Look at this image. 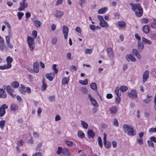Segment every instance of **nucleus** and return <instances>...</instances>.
<instances>
[{
	"instance_id": "f257e3e1",
	"label": "nucleus",
	"mask_w": 156,
	"mask_h": 156,
	"mask_svg": "<svg viewBox=\"0 0 156 156\" xmlns=\"http://www.w3.org/2000/svg\"><path fill=\"white\" fill-rule=\"evenodd\" d=\"M130 5L132 7V9L135 12L136 15L137 17H140L142 15L143 9L140 4L130 3Z\"/></svg>"
},
{
	"instance_id": "f03ea898",
	"label": "nucleus",
	"mask_w": 156,
	"mask_h": 156,
	"mask_svg": "<svg viewBox=\"0 0 156 156\" xmlns=\"http://www.w3.org/2000/svg\"><path fill=\"white\" fill-rule=\"evenodd\" d=\"M123 129L125 133L127 132V134L129 136H134L136 134V131L128 125L125 124L124 125Z\"/></svg>"
},
{
	"instance_id": "7ed1b4c3",
	"label": "nucleus",
	"mask_w": 156,
	"mask_h": 156,
	"mask_svg": "<svg viewBox=\"0 0 156 156\" xmlns=\"http://www.w3.org/2000/svg\"><path fill=\"white\" fill-rule=\"evenodd\" d=\"M128 96L132 99L137 98L138 97L136 90L133 89L131 90L129 92H128Z\"/></svg>"
},
{
	"instance_id": "20e7f679",
	"label": "nucleus",
	"mask_w": 156,
	"mask_h": 156,
	"mask_svg": "<svg viewBox=\"0 0 156 156\" xmlns=\"http://www.w3.org/2000/svg\"><path fill=\"white\" fill-rule=\"evenodd\" d=\"M103 142L104 145L106 148H109L111 146V143L110 142L106 141L107 135L106 133H103Z\"/></svg>"
},
{
	"instance_id": "39448f33",
	"label": "nucleus",
	"mask_w": 156,
	"mask_h": 156,
	"mask_svg": "<svg viewBox=\"0 0 156 156\" xmlns=\"http://www.w3.org/2000/svg\"><path fill=\"white\" fill-rule=\"evenodd\" d=\"M149 76V72L148 70H146L144 73L143 75V83H145L147 81V79L148 78Z\"/></svg>"
},
{
	"instance_id": "423d86ee",
	"label": "nucleus",
	"mask_w": 156,
	"mask_h": 156,
	"mask_svg": "<svg viewBox=\"0 0 156 156\" xmlns=\"http://www.w3.org/2000/svg\"><path fill=\"white\" fill-rule=\"evenodd\" d=\"M88 97L92 105L95 107L98 106V104L95 99L91 96L90 94H88Z\"/></svg>"
},
{
	"instance_id": "0eeeda50",
	"label": "nucleus",
	"mask_w": 156,
	"mask_h": 156,
	"mask_svg": "<svg viewBox=\"0 0 156 156\" xmlns=\"http://www.w3.org/2000/svg\"><path fill=\"white\" fill-rule=\"evenodd\" d=\"M46 78L50 81H51L53 80L55 77V74L53 72L50 73H47L45 74Z\"/></svg>"
},
{
	"instance_id": "6e6552de",
	"label": "nucleus",
	"mask_w": 156,
	"mask_h": 156,
	"mask_svg": "<svg viewBox=\"0 0 156 156\" xmlns=\"http://www.w3.org/2000/svg\"><path fill=\"white\" fill-rule=\"evenodd\" d=\"M20 4L21 6L18 9V10L19 11L24 10L25 8H27L28 6L27 3H23V2H20Z\"/></svg>"
},
{
	"instance_id": "1a4fd4ad",
	"label": "nucleus",
	"mask_w": 156,
	"mask_h": 156,
	"mask_svg": "<svg viewBox=\"0 0 156 156\" xmlns=\"http://www.w3.org/2000/svg\"><path fill=\"white\" fill-rule=\"evenodd\" d=\"M107 52L109 58L111 59L113 57L112 48L110 47L108 48L107 49Z\"/></svg>"
},
{
	"instance_id": "9d476101",
	"label": "nucleus",
	"mask_w": 156,
	"mask_h": 156,
	"mask_svg": "<svg viewBox=\"0 0 156 156\" xmlns=\"http://www.w3.org/2000/svg\"><path fill=\"white\" fill-rule=\"evenodd\" d=\"M126 58L128 62L129 61V60H130L133 62H135L136 61L135 58L131 54L127 55L126 56Z\"/></svg>"
},
{
	"instance_id": "9b49d317",
	"label": "nucleus",
	"mask_w": 156,
	"mask_h": 156,
	"mask_svg": "<svg viewBox=\"0 0 156 156\" xmlns=\"http://www.w3.org/2000/svg\"><path fill=\"white\" fill-rule=\"evenodd\" d=\"M39 65V62H35L34 64V69L36 73H38L39 71V68L38 66Z\"/></svg>"
},
{
	"instance_id": "f8f14e48",
	"label": "nucleus",
	"mask_w": 156,
	"mask_h": 156,
	"mask_svg": "<svg viewBox=\"0 0 156 156\" xmlns=\"http://www.w3.org/2000/svg\"><path fill=\"white\" fill-rule=\"evenodd\" d=\"M132 53L133 54L136 56L138 59H140L141 58V55L136 49H133L132 50Z\"/></svg>"
},
{
	"instance_id": "ddd939ff",
	"label": "nucleus",
	"mask_w": 156,
	"mask_h": 156,
	"mask_svg": "<svg viewBox=\"0 0 156 156\" xmlns=\"http://www.w3.org/2000/svg\"><path fill=\"white\" fill-rule=\"evenodd\" d=\"M88 136L89 138L90 137L93 138L95 136V133L93 132V130L91 129H90L87 131Z\"/></svg>"
},
{
	"instance_id": "4468645a",
	"label": "nucleus",
	"mask_w": 156,
	"mask_h": 156,
	"mask_svg": "<svg viewBox=\"0 0 156 156\" xmlns=\"http://www.w3.org/2000/svg\"><path fill=\"white\" fill-rule=\"evenodd\" d=\"M20 88L19 89L20 91L22 94H25L27 92L25 86L22 84L20 85Z\"/></svg>"
},
{
	"instance_id": "2eb2a0df",
	"label": "nucleus",
	"mask_w": 156,
	"mask_h": 156,
	"mask_svg": "<svg viewBox=\"0 0 156 156\" xmlns=\"http://www.w3.org/2000/svg\"><path fill=\"white\" fill-rule=\"evenodd\" d=\"M64 14V12L60 11H56L55 16L57 18H61L62 16Z\"/></svg>"
},
{
	"instance_id": "dca6fc26",
	"label": "nucleus",
	"mask_w": 156,
	"mask_h": 156,
	"mask_svg": "<svg viewBox=\"0 0 156 156\" xmlns=\"http://www.w3.org/2000/svg\"><path fill=\"white\" fill-rule=\"evenodd\" d=\"M18 108V106L15 104L13 103L10 106V109L11 110L13 111H16Z\"/></svg>"
},
{
	"instance_id": "f3484780",
	"label": "nucleus",
	"mask_w": 156,
	"mask_h": 156,
	"mask_svg": "<svg viewBox=\"0 0 156 156\" xmlns=\"http://www.w3.org/2000/svg\"><path fill=\"white\" fill-rule=\"evenodd\" d=\"M6 97V94L5 91L2 89H0V98H5Z\"/></svg>"
},
{
	"instance_id": "a211bd4d",
	"label": "nucleus",
	"mask_w": 156,
	"mask_h": 156,
	"mask_svg": "<svg viewBox=\"0 0 156 156\" xmlns=\"http://www.w3.org/2000/svg\"><path fill=\"white\" fill-rule=\"evenodd\" d=\"M144 32L146 34L148 33L150 31L149 27L148 25H145L143 28Z\"/></svg>"
},
{
	"instance_id": "6ab92c4d",
	"label": "nucleus",
	"mask_w": 156,
	"mask_h": 156,
	"mask_svg": "<svg viewBox=\"0 0 156 156\" xmlns=\"http://www.w3.org/2000/svg\"><path fill=\"white\" fill-rule=\"evenodd\" d=\"M11 65L9 64H5L4 66H0V69L4 70L5 69H8L11 68Z\"/></svg>"
},
{
	"instance_id": "aec40b11",
	"label": "nucleus",
	"mask_w": 156,
	"mask_h": 156,
	"mask_svg": "<svg viewBox=\"0 0 156 156\" xmlns=\"http://www.w3.org/2000/svg\"><path fill=\"white\" fill-rule=\"evenodd\" d=\"M27 38L28 43L29 45L34 44V40L32 37L30 36H28Z\"/></svg>"
},
{
	"instance_id": "412c9836",
	"label": "nucleus",
	"mask_w": 156,
	"mask_h": 156,
	"mask_svg": "<svg viewBox=\"0 0 156 156\" xmlns=\"http://www.w3.org/2000/svg\"><path fill=\"white\" fill-rule=\"evenodd\" d=\"M11 86L13 87L17 88L19 87V83L17 81H14L12 83Z\"/></svg>"
},
{
	"instance_id": "4be33fe9",
	"label": "nucleus",
	"mask_w": 156,
	"mask_h": 156,
	"mask_svg": "<svg viewBox=\"0 0 156 156\" xmlns=\"http://www.w3.org/2000/svg\"><path fill=\"white\" fill-rule=\"evenodd\" d=\"M62 29L63 32L64 34H68L69 31V28L66 25L63 26Z\"/></svg>"
},
{
	"instance_id": "5701e85b",
	"label": "nucleus",
	"mask_w": 156,
	"mask_h": 156,
	"mask_svg": "<svg viewBox=\"0 0 156 156\" xmlns=\"http://www.w3.org/2000/svg\"><path fill=\"white\" fill-rule=\"evenodd\" d=\"M100 25L103 27H107L108 26L107 23L104 20L100 22Z\"/></svg>"
},
{
	"instance_id": "b1692460",
	"label": "nucleus",
	"mask_w": 156,
	"mask_h": 156,
	"mask_svg": "<svg viewBox=\"0 0 156 156\" xmlns=\"http://www.w3.org/2000/svg\"><path fill=\"white\" fill-rule=\"evenodd\" d=\"M118 24L119 27L120 28L124 27L125 26L126 24L125 22L123 20L119 21Z\"/></svg>"
},
{
	"instance_id": "393cba45",
	"label": "nucleus",
	"mask_w": 156,
	"mask_h": 156,
	"mask_svg": "<svg viewBox=\"0 0 156 156\" xmlns=\"http://www.w3.org/2000/svg\"><path fill=\"white\" fill-rule=\"evenodd\" d=\"M107 9L106 7H104L99 9L98 12V14H104L107 11Z\"/></svg>"
},
{
	"instance_id": "a878e982",
	"label": "nucleus",
	"mask_w": 156,
	"mask_h": 156,
	"mask_svg": "<svg viewBox=\"0 0 156 156\" xmlns=\"http://www.w3.org/2000/svg\"><path fill=\"white\" fill-rule=\"evenodd\" d=\"M138 48L142 50L144 48V45L143 43L140 41L138 42Z\"/></svg>"
},
{
	"instance_id": "bb28decb",
	"label": "nucleus",
	"mask_w": 156,
	"mask_h": 156,
	"mask_svg": "<svg viewBox=\"0 0 156 156\" xmlns=\"http://www.w3.org/2000/svg\"><path fill=\"white\" fill-rule=\"evenodd\" d=\"M5 123V121L4 120H1L0 121V128L2 130H3L4 129Z\"/></svg>"
},
{
	"instance_id": "cd10ccee",
	"label": "nucleus",
	"mask_w": 156,
	"mask_h": 156,
	"mask_svg": "<svg viewBox=\"0 0 156 156\" xmlns=\"http://www.w3.org/2000/svg\"><path fill=\"white\" fill-rule=\"evenodd\" d=\"M6 90L9 94L13 93L14 92V90L12 89L11 86L9 85L7 86Z\"/></svg>"
},
{
	"instance_id": "c85d7f7f",
	"label": "nucleus",
	"mask_w": 156,
	"mask_h": 156,
	"mask_svg": "<svg viewBox=\"0 0 156 156\" xmlns=\"http://www.w3.org/2000/svg\"><path fill=\"white\" fill-rule=\"evenodd\" d=\"M62 153L65 155L70 156V153L68 152V150L66 148H64L62 151Z\"/></svg>"
},
{
	"instance_id": "c756f323",
	"label": "nucleus",
	"mask_w": 156,
	"mask_h": 156,
	"mask_svg": "<svg viewBox=\"0 0 156 156\" xmlns=\"http://www.w3.org/2000/svg\"><path fill=\"white\" fill-rule=\"evenodd\" d=\"M42 90H45L47 87V85L46 83H45V78H43V80H42Z\"/></svg>"
},
{
	"instance_id": "7c9ffc66",
	"label": "nucleus",
	"mask_w": 156,
	"mask_h": 156,
	"mask_svg": "<svg viewBox=\"0 0 156 156\" xmlns=\"http://www.w3.org/2000/svg\"><path fill=\"white\" fill-rule=\"evenodd\" d=\"M81 125H82L83 128L85 129H87L88 127V124L87 122L83 121L81 120Z\"/></svg>"
},
{
	"instance_id": "2f4dec72",
	"label": "nucleus",
	"mask_w": 156,
	"mask_h": 156,
	"mask_svg": "<svg viewBox=\"0 0 156 156\" xmlns=\"http://www.w3.org/2000/svg\"><path fill=\"white\" fill-rule=\"evenodd\" d=\"M6 61L7 62V64H9V65H11V63L12 62V60H13L12 58L10 56H8L6 58Z\"/></svg>"
},
{
	"instance_id": "473e14b6",
	"label": "nucleus",
	"mask_w": 156,
	"mask_h": 156,
	"mask_svg": "<svg viewBox=\"0 0 156 156\" xmlns=\"http://www.w3.org/2000/svg\"><path fill=\"white\" fill-rule=\"evenodd\" d=\"M98 142L100 147L101 148H102L103 147L102 143L101 138L100 136H98Z\"/></svg>"
},
{
	"instance_id": "72a5a7b5",
	"label": "nucleus",
	"mask_w": 156,
	"mask_h": 156,
	"mask_svg": "<svg viewBox=\"0 0 156 156\" xmlns=\"http://www.w3.org/2000/svg\"><path fill=\"white\" fill-rule=\"evenodd\" d=\"M69 81V78L64 77L62 80V83L63 84H68Z\"/></svg>"
},
{
	"instance_id": "f704fd0d",
	"label": "nucleus",
	"mask_w": 156,
	"mask_h": 156,
	"mask_svg": "<svg viewBox=\"0 0 156 156\" xmlns=\"http://www.w3.org/2000/svg\"><path fill=\"white\" fill-rule=\"evenodd\" d=\"M77 135L79 138H83L84 137V134L82 131H80L78 132Z\"/></svg>"
},
{
	"instance_id": "c9c22d12",
	"label": "nucleus",
	"mask_w": 156,
	"mask_h": 156,
	"mask_svg": "<svg viewBox=\"0 0 156 156\" xmlns=\"http://www.w3.org/2000/svg\"><path fill=\"white\" fill-rule=\"evenodd\" d=\"M79 83L83 85H87L88 83V80L86 79L83 81L80 80Z\"/></svg>"
},
{
	"instance_id": "e433bc0d",
	"label": "nucleus",
	"mask_w": 156,
	"mask_h": 156,
	"mask_svg": "<svg viewBox=\"0 0 156 156\" xmlns=\"http://www.w3.org/2000/svg\"><path fill=\"white\" fill-rule=\"evenodd\" d=\"M142 41L145 42L146 43L149 44H152V42L151 41L146 39L144 37H143L142 38Z\"/></svg>"
},
{
	"instance_id": "4c0bfd02",
	"label": "nucleus",
	"mask_w": 156,
	"mask_h": 156,
	"mask_svg": "<svg viewBox=\"0 0 156 156\" xmlns=\"http://www.w3.org/2000/svg\"><path fill=\"white\" fill-rule=\"evenodd\" d=\"M90 87L92 89L94 90L96 89L97 88L96 84L94 83H91L90 85Z\"/></svg>"
},
{
	"instance_id": "58836bf2",
	"label": "nucleus",
	"mask_w": 156,
	"mask_h": 156,
	"mask_svg": "<svg viewBox=\"0 0 156 156\" xmlns=\"http://www.w3.org/2000/svg\"><path fill=\"white\" fill-rule=\"evenodd\" d=\"M34 24L37 27H39L41 26V23L38 20H36L34 21Z\"/></svg>"
},
{
	"instance_id": "ea45409f",
	"label": "nucleus",
	"mask_w": 156,
	"mask_h": 156,
	"mask_svg": "<svg viewBox=\"0 0 156 156\" xmlns=\"http://www.w3.org/2000/svg\"><path fill=\"white\" fill-rule=\"evenodd\" d=\"M10 35H12L11 34H9V35L5 36V40L7 44H9L10 43Z\"/></svg>"
},
{
	"instance_id": "a19ab883",
	"label": "nucleus",
	"mask_w": 156,
	"mask_h": 156,
	"mask_svg": "<svg viewBox=\"0 0 156 156\" xmlns=\"http://www.w3.org/2000/svg\"><path fill=\"white\" fill-rule=\"evenodd\" d=\"M128 89V88L127 87L125 86H122L120 88V90L122 92L125 91L127 90Z\"/></svg>"
},
{
	"instance_id": "79ce46f5",
	"label": "nucleus",
	"mask_w": 156,
	"mask_h": 156,
	"mask_svg": "<svg viewBox=\"0 0 156 156\" xmlns=\"http://www.w3.org/2000/svg\"><path fill=\"white\" fill-rule=\"evenodd\" d=\"M5 110L0 108V117H2L5 114Z\"/></svg>"
},
{
	"instance_id": "37998d69",
	"label": "nucleus",
	"mask_w": 156,
	"mask_h": 156,
	"mask_svg": "<svg viewBox=\"0 0 156 156\" xmlns=\"http://www.w3.org/2000/svg\"><path fill=\"white\" fill-rule=\"evenodd\" d=\"M24 13L22 12H19L17 13L18 19L19 20L21 19L22 17L23 16Z\"/></svg>"
},
{
	"instance_id": "c03bdc74",
	"label": "nucleus",
	"mask_w": 156,
	"mask_h": 156,
	"mask_svg": "<svg viewBox=\"0 0 156 156\" xmlns=\"http://www.w3.org/2000/svg\"><path fill=\"white\" fill-rule=\"evenodd\" d=\"M111 112L112 113H115L117 112V108L115 107H113L110 109Z\"/></svg>"
},
{
	"instance_id": "a18cd8bd",
	"label": "nucleus",
	"mask_w": 156,
	"mask_h": 156,
	"mask_svg": "<svg viewBox=\"0 0 156 156\" xmlns=\"http://www.w3.org/2000/svg\"><path fill=\"white\" fill-rule=\"evenodd\" d=\"M113 124L114 126L116 127L119 126V123L117 119H114Z\"/></svg>"
},
{
	"instance_id": "49530a36",
	"label": "nucleus",
	"mask_w": 156,
	"mask_h": 156,
	"mask_svg": "<svg viewBox=\"0 0 156 156\" xmlns=\"http://www.w3.org/2000/svg\"><path fill=\"white\" fill-rule=\"evenodd\" d=\"M56 64H54L52 66L53 69L54 70L55 73H57L58 71V69L56 68Z\"/></svg>"
},
{
	"instance_id": "de8ad7c7",
	"label": "nucleus",
	"mask_w": 156,
	"mask_h": 156,
	"mask_svg": "<svg viewBox=\"0 0 156 156\" xmlns=\"http://www.w3.org/2000/svg\"><path fill=\"white\" fill-rule=\"evenodd\" d=\"M92 50L90 49L87 48L85 49V53L86 54H91L92 52Z\"/></svg>"
},
{
	"instance_id": "09e8293b",
	"label": "nucleus",
	"mask_w": 156,
	"mask_h": 156,
	"mask_svg": "<svg viewBox=\"0 0 156 156\" xmlns=\"http://www.w3.org/2000/svg\"><path fill=\"white\" fill-rule=\"evenodd\" d=\"M119 88L118 87H117L115 90V93L116 94L117 96H118L119 95H121V94L120 93H119Z\"/></svg>"
},
{
	"instance_id": "8fccbe9b",
	"label": "nucleus",
	"mask_w": 156,
	"mask_h": 156,
	"mask_svg": "<svg viewBox=\"0 0 156 156\" xmlns=\"http://www.w3.org/2000/svg\"><path fill=\"white\" fill-rule=\"evenodd\" d=\"M121 95H119L118 96H117V97L116 98V103L117 104H119L120 103V101H121V98L120 97V96Z\"/></svg>"
},
{
	"instance_id": "3c124183",
	"label": "nucleus",
	"mask_w": 156,
	"mask_h": 156,
	"mask_svg": "<svg viewBox=\"0 0 156 156\" xmlns=\"http://www.w3.org/2000/svg\"><path fill=\"white\" fill-rule=\"evenodd\" d=\"M48 98L49 101L51 102H52V101L55 100V96L54 95H53L49 96Z\"/></svg>"
},
{
	"instance_id": "603ef678",
	"label": "nucleus",
	"mask_w": 156,
	"mask_h": 156,
	"mask_svg": "<svg viewBox=\"0 0 156 156\" xmlns=\"http://www.w3.org/2000/svg\"><path fill=\"white\" fill-rule=\"evenodd\" d=\"M147 142L149 146H151L153 147H154V144L153 142V141H152L150 139V140H148L147 141Z\"/></svg>"
},
{
	"instance_id": "864d4df0",
	"label": "nucleus",
	"mask_w": 156,
	"mask_h": 156,
	"mask_svg": "<svg viewBox=\"0 0 156 156\" xmlns=\"http://www.w3.org/2000/svg\"><path fill=\"white\" fill-rule=\"evenodd\" d=\"M30 47V50L31 51H33L35 45L34 44H30L29 45Z\"/></svg>"
},
{
	"instance_id": "5fc2aeb1",
	"label": "nucleus",
	"mask_w": 156,
	"mask_h": 156,
	"mask_svg": "<svg viewBox=\"0 0 156 156\" xmlns=\"http://www.w3.org/2000/svg\"><path fill=\"white\" fill-rule=\"evenodd\" d=\"M137 142L140 144H143V140L142 138H140L139 139H137Z\"/></svg>"
},
{
	"instance_id": "6e6d98bb",
	"label": "nucleus",
	"mask_w": 156,
	"mask_h": 156,
	"mask_svg": "<svg viewBox=\"0 0 156 156\" xmlns=\"http://www.w3.org/2000/svg\"><path fill=\"white\" fill-rule=\"evenodd\" d=\"M5 24L6 25L7 27L9 28V34H10V31H11V27L10 25L9 24V23L7 22H5Z\"/></svg>"
},
{
	"instance_id": "4d7b16f0",
	"label": "nucleus",
	"mask_w": 156,
	"mask_h": 156,
	"mask_svg": "<svg viewBox=\"0 0 156 156\" xmlns=\"http://www.w3.org/2000/svg\"><path fill=\"white\" fill-rule=\"evenodd\" d=\"M33 36L35 38L37 37V32L35 30H34L32 32V34Z\"/></svg>"
},
{
	"instance_id": "13d9d810",
	"label": "nucleus",
	"mask_w": 156,
	"mask_h": 156,
	"mask_svg": "<svg viewBox=\"0 0 156 156\" xmlns=\"http://www.w3.org/2000/svg\"><path fill=\"white\" fill-rule=\"evenodd\" d=\"M62 148L61 147H58V149L57 151V153L58 154H60L62 151Z\"/></svg>"
},
{
	"instance_id": "bf43d9fd",
	"label": "nucleus",
	"mask_w": 156,
	"mask_h": 156,
	"mask_svg": "<svg viewBox=\"0 0 156 156\" xmlns=\"http://www.w3.org/2000/svg\"><path fill=\"white\" fill-rule=\"evenodd\" d=\"M0 108H1L3 110H5V109H7L8 108V106L5 104L3 105Z\"/></svg>"
},
{
	"instance_id": "052dcab7",
	"label": "nucleus",
	"mask_w": 156,
	"mask_h": 156,
	"mask_svg": "<svg viewBox=\"0 0 156 156\" xmlns=\"http://www.w3.org/2000/svg\"><path fill=\"white\" fill-rule=\"evenodd\" d=\"M5 47V46L4 43L1 44H0V49L1 50H3Z\"/></svg>"
},
{
	"instance_id": "680f3d73",
	"label": "nucleus",
	"mask_w": 156,
	"mask_h": 156,
	"mask_svg": "<svg viewBox=\"0 0 156 156\" xmlns=\"http://www.w3.org/2000/svg\"><path fill=\"white\" fill-rule=\"evenodd\" d=\"M89 27L90 29L94 31L95 29L96 26L94 25L90 24L89 25Z\"/></svg>"
},
{
	"instance_id": "e2e57ef3",
	"label": "nucleus",
	"mask_w": 156,
	"mask_h": 156,
	"mask_svg": "<svg viewBox=\"0 0 156 156\" xmlns=\"http://www.w3.org/2000/svg\"><path fill=\"white\" fill-rule=\"evenodd\" d=\"M149 131L150 133H156V127L155 128H152L150 129Z\"/></svg>"
},
{
	"instance_id": "0e129e2a",
	"label": "nucleus",
	"mask_w": 156,
	"mask_h": 156,
	"mask_svg": "<svg viewBox=\"0 0 156 156\" xmlns=\"http://www.w3.org/2000/svg\"><path fill=\"white\" fill-rule=\"evenodd\" d=\"M57 41V39L56 38H53L51 41L52 44H55Z\"/></svg>"
},
{
	"instance_id": "69168bd1",
	"label": "nucleus",
	"mask_w": 156,
	"mask_h": 156,
	"mask_svg": "<svg viewBox=\"0 0 156 156\" xmlns=\"http://www.w3.org/2000/svg\"><path fill=\"white\" fill-rule=\"evenodd\" d=\"M71 54L70 53H68L66 55V57L67 59L69 60H70L71 59Z\"/></svg>"
},
{
	"instance_id": "338daca9",
	"label": "nucleus",
	"mask_w": 156,
	"mask_h": 156,
	"mask_svg": "<svg viewBox=\"0 0 156 156\" xmlns=\"http://www.w3.org/2000/svg\"><path fill=\"white\" fill-rule=\"evenodd\" d=\"M150 139L152 141L156 143V137L155 136H152L150 137Z\"/></svg>"
},
{
	"instance_id": "774afa93",
	"label": "nucleus",
	"mask_w": 156,
	"mask_h": 156,
	"mask_svg": "<svg viewBox=\"0 0 156 156\" xmlns=\"http://www.w3.org/2000/svg\"><path fill=\"white\" fill-rule=\"evenodd\" d=\"M32 156H42V154L41 153L37 152L33 154Z\"/></svg>"
}]
</instances>
